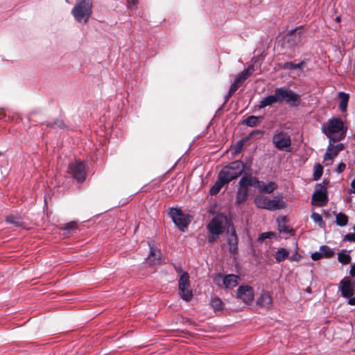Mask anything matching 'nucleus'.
I'll use <instances>...</instances> for the list:
<instances>
[{"label": "nucleus", "instance_id": "1", "mask_svg": "<svg viewBox=\"0 0 355 355\" xmlns=\"http://www.w3.org/2000/svg\"><path fill=\"white\" fill-rule=\"evenodd\" d=\"M347 130V126L339 118L329 119L322 127V132L333 142L343 139Z\"/></svg>", "mask_w": 355, "mask_h": 355}, {"label": "nucleus", "instance_id": "2", "mask_svg": "<svg viewBox=\"0 0 355 355\" xmlns=\"http://www.w3.org/2000/svg\"><path fill=\"white\" fill-rule=\"evenodd\" d=\"M92 3L90 0H80L76 2L71 14L78 23L85 24L92 15Z\"/></svg>", "mask_w": 355, "mask_h": 355}, {"label": "nucleus", "instance_id": "3", "mask_svg": "<svg viewBox=\"0 0 355 355\" xmlns=\"http://www.w3.org/2000/svg\"><path fill=\"white\" fill-rule=\"evenodd\" d=\"M227 223V218L224 215L219 214L215 216L207 225V229L211 234L209 241H214L223 232Z\"/></svg>", "mask_w": 355, "mask_h": 355}, {"label": "nucleus", "instance_id": "4", "mask_svg": "<svg viewBox=\"0 0 355 355\" xmlns=\"http://www.w3.org/2000/svg\"><path fill=\"white\" fill-rule=\"evenodd\" d=\"M244 164L236 161L224 167L219 173L218 176L226 184L237 178L244 170Z\"/></svg>", "mask_w": 355, "mask_h": 355}, {"label": "nucleus", "instance_id": "5", "mask_svg": "<svg viewBox=\"0 0 355 355\" xmlns=\"http://www.w3.org/2000/svg\"><path fill=\"white\" fill-rule=\"evenodd\" d=\"M254 203L259 208L270 211L282 209L286 207V203L281 196H276L272 199H268L265 196H258L254 199Z\"/></svg>", "mask_w": 355, "mask_h": 355}, {"label": "nucleus", "instance_id": "6", "mask_svg": "<svg viewBox=\"0 0 355 355\" xmlns=\"http://www.w3.org/2000/svg\"><path fill=\"white\" fill-rule=\"evenodd\" d=\"M178 291L180 297L186 302H189L193 298V294L191 289L188 272H184L180 275L178 281Z\"/></svg>", "mask_w": 355, "mask_h": 355}, {"label": "nucleus", "instance_id": "7", "mask_svg": "<svg viewBox=\"0 0 355 355\" xmlns=\"http://www.w3.org/2000/svg\"><path fill=\"white\" fill-rule=\"evenodd\" d=\"M274 146L279 150L290 152L291 146V136L288 132L277 130L272 137Z\"/></svg>", "mask_w": 355, "mask_h": 355}, {"label": "nucleus", "instance_id": "8", "mask_svg": "<svg viewBox=\"0 0 355 355\" xmlns=\"http://www.w3.org/2000/svg\"><path fill=\"white\" fill-rule=\"evenodd\" d=\"M169 216L173 220L175 225L182 232H184L185 228L191 222L190 216L187 214H184L180 209L176 208L171 209L169 211Z\"/></svg>", "mask_w": 355, "mask_h": 355}, {"label": "nucleus", "instance_id": "9", "mask_svg": "<svg viewBox=\"0 0 355 355\" xmlns=\"http://www.w3.org/2000/svg\"><path fill=\"white\" fill-rule=\"evenodd\" d=\"M239 276L232 274L225 276L216 275L214 277V282L216 285L225 288H232L236 286L239 284Z\"/></svg>", "mask_w": 355, "mask_h": 355}, {"label": "nucleus", "instance_id": "10", "mask_svg": "<svg viewBox=\"0 0 355 355\" xmlns=\"http://www.w3.org/2000/svg\"><path fill=\"white\" fill-rule=\"evenodd\" d=\"M68 172L78 182H82L85 179V167L84 164L80 161L71 163L69 166Z\"/></svg>", "mask_w": 355, "mask_h": 355}, {"label": "nucleus", "instance_id": "11", "mask_svg": "<svg viewBox=\"0 0 355 355\" xmlns=\"http://www.w3.org/2000/svg\"><path fill=\"white\" fill-rule=\"evenodd\" d=\"M279 101H286L287 103H292L298 105L300 101V96L291 89L284 87L277 88Z\"/></svg>", "mask_w": 355, "mask_h": 355}, {"label": "nucleus", "instance_id": "12", "mask_svg": "<svg viewBox=\"0 0 355 355\" xmlns=\"http://www.w3.org/2000/svg\"><path fill=\"white\" fill-rule=\"evenodd\" d=\"M339 290L343 297H352L355 293V281H352L349 277L343 278L339 284Z\"/></svg>", "mask_w": 355, "mask_h": 355}, {"label": "nucleus", "instance_id": "13", "mask_svg": "<svg viewBox=\"0 0 355 355\" xmlns=\"http://www.w3.org/2000/svg\"><path fill=\"white\" fill-rule=\"evenodd\" d=\"M344 149V145L339 144L337 145L329 144L327 147V151L324 155L323 163L325 166H330L332 164L334 159L338 155V153Z\"/></svg>", "mask_w": 355, "mask_h": 355}, {"label": "nucleus", "instance_id": "14", "mask_svg": "<svg viewBox=\"0 0 355 355\" xmlns=\"http://www.w3.org/2000/svg\"><path fill=\"white\" fill-rule=\"evenodd\" d=\"M254 71L253 67H250L247 69L244 70L243 72L239 73L234 82L230 86L229 96H232L233 93H234L243 84V83L246 80V78L252 74Z\"/></svg>", "mask_w": 355, "mask_h": 355}, {"label": "nucleus", "instance_id": "15", "mask_svg": "<svg viewBox=\"0 0 355 355\" xmlns=\"http://www.w3.org/2000/svg\"><path fill=\"white\" fill-rule=\"evenodd\" d=\"M254 290L250 286H241L237 290V297L245 304H250L254 300Z\"/></svg>", "mask_w": 355, "mask_h": 355}, {"label": "nucleus", "instance_id": "16", "mask_svg": "<svg viewBox=\"0 0 355 355\" xmlns=\"http://www.w3.org/2000/svg\"><path fill=\"white\" fill-rule=\"evenodd\" d=\"M302 34L300 28L295 29L289 32L285 37L284 40L288 43L289 46H293L302 40Z\"/></svg>", "mask_w": 355, "mask_h": 355}, {"label": "nucleus", "instance_id": "17", "mask_svg": "<svg viewBox=\"0 0 355 355\" xmlns=\"http://www.w3.org/2000/svg\"><path fill=\"white\" fill-rule=\"evenodd\" d=\"M257 304L264 309H270L272 306V300L270 293L267 291H263L257 300Z\"/></svg>", "mask_w": 355, "mask_h": 355}, {"label": "nucleus", "instance_id": "18", "mask_svg": "<svg viewBox=\"0 0 355 355\" xmlns=\"http://www.w3.org/2000/svg\"><path fill=\"white\" fill-rule=\"evenodd\" d=\"M328 202V198L322 191H315L312 196L311 203L313 205L323 207Z\"/></svg>", "mask_w": 355, "mask_h": 355}, {"label": "nucleus", "instance_id": "19", "mask_svg": "<svg viewBox=\"0 0 355 355\" xmlns=\"http://www.w3.org/2000/svg\"><path fill=\"white\" fill-rule=\"evenodd\" d=\"M150 254L147 261L152 265H157L161 263V252L159 249L150 246Z\"/></svg>", "mask_w": 355, "mask_h": 355}, {"label": "nucleus", "instance_id": "20", "mask_svg": "<svg viewBox=\"0 0 355 355\" xmlns=\"http://www.w3.org/2000/svg\"><path fill=\"white\" fill-rule=\"evenodd\" d=\"M279 101V98L277 92V88L275 90V94L272 95H269L267 97L264 98L259 103V108H263L266 106L271 105L275 103H278Z\"/></svg>", "mask_w": 355, "mask_h": 355}, {"label": "nucleus", "instance_id": "21", "mask_svg": "<svg viewBox=\"0 0 355 355\" xmlns=\"http://www.w3.org/2000/svg\"><path fill=\"white\" fill-rule=\"evenodd\" d=\"M257 188L261 192L272 193L275 190L277 189V184L275 182H264L259 181Z\"/></svg>", "mask_w": 355, "mask_h": 355}, {"label": "nucleus", "instance_id": "22", "mask_svg": "<svg viewBox=\"0 0 355 355\" xmlns=\"http://www.w3.org/2000/svg\"><path fill=\"white\" fill-rule=\"evenodd\" d=\"M259 182V181L255 178L245 176L241 179L239 184L241 188L247 189L248 186L256 187L257 188Z\"/></svg>", "mask_w": 355, "mask_h": 355}, {"label": "nucleus", "instance_id": "23", "mask_svg": "<svg viewBox=\"0 0 355 355\" xmlns=\"http://www.w3.org/2000/svg\"><path fill=\"white\" fill-rule=\"evenodd\" d=\"M338 97L340 99L339 104L340 109L343 112H345L347 110L349 96L348 94L340 92L338 93Z\"/></svg>", "mask_w": 355, "mask_h": 355}, {"label": "nucleus", "instance_id": "24", "mask_svg": "<svg viewBox=\"0 0 355 355\" xmlns=\"http://www.w3.org/2000/svg\"><path fill=\"white\" fill-rule=\"evenodd\" d=\"M304 65H305V62L304 61H302L298 64H295L291 62H285L282 67L284 69H291V70H294V69H298L300 70L301 72H302Z\"/></svg>", "mask_w": 355, "mask_h": 355}, {"label": "nucleus", "instance_id": "25", "mask_svg": "<svg viewBox=\"0 0 355 355\" xmlns=\"http://www.w3.org/2000/svg\"><path fill=\"white\" fill-rule=\"evenodd\" d=\"M210 306L214 311H220L223 309V303L218 297H213L211 298Z\"/></svg>", "mask_w": 355, "mask_h": 355}, {"label": "nucleus", "instance_id": "26", "mask_svg": "<svg viewBox=\"0 0 355 355\" xmlns=\"http://www.w3.org/2000/svg\"><path fill=\"white\" fill-rule=\"evenodd\" d=\"M290 251L285 248H279L275 254V258L277 262L284 261L289 255Z\"/></svg>", "mask_w": 355, "mask_h": 355}, {"label": "nucleus", "instance_id": "27", "mask_svg": "<svg viewBox=\"0 0 355 355\" xmlns=\"http://www.w3.org/2000/svg\"><path fill=\"white\" fill-rule=\"evenodd\" d=\"M226 183L218 177V181L214 184V185L210 189V193L211 195L216 194L222 188V187Z\"/></svg>", "mask_w": 355, "mask_h": 355}, {"label": "nucleus", "instance_id": "28", "mask_svg": "<svg viewBox=\"0 0 355 355\" xmlns=\"http://www.w3.org/2000/svg\"><path fill=\"white\" fill-rule=\"evenodd\" d=\"M336 224L339 226H345L348 223V218L346 215L339 213L336 217Z\"/></svg>", "mask_w": 355, "mask_h": 355}, {"label": "nucleus", "instance_id": "29", "mask_svg": "<svg viewBox=\"0 0 355 355\" xmlns=\"http://www.w3.org/2000/svg\"><path fill=\"white\" fill-rule=\"evenodd\" d=\"M261 121V117L250 116L245 119V122L248 126L253 127L259 124Z\"/></svg>", "mask_w": 355, "mask_h": 355}, {"label": "nucleus", "instance_id": "30", "mask_svg": "<svg viewBox=\"0 0 355 355\" xmlns=\"http://www.w3.org/2000/svg\"><path fill=\"white\" fill-rule=\"evenodd\" d=\"M322 172L323 167L322 166V165L320 164H315L313 168V179L315 180H319L322 175Z\"/></svg>", "mask_w": 355, "mask_h": 355}, {"label": "nucleus", "instance_id": "31", "mask_svg": "<svg viewBox=\"0 0 355 355\" xmlns=\"http://www.w3.org/2000/svg\"><path fill=\"white\" fill-rule=\"evenodd\" d=\"M320 250L322 252L324 258H329L332 257L334 254V250L327 245H322L320 248Z\"/></svg>", "mask_w": 355, "mask_h": 355}, {"label": "nucleus", "instance_id": "32", "mask_svg": "<svg viewBox=\"0 0 355 355\" xmlns=\"http://www.w3.org/2000/svg\"><path fill=\"white\" fill-rule=\"evenodd\" d=\"M338 259L343 264H348L351 261V257L347 254L340 252L338 254Z\"/></svg>", "mask_w": 355, "mask_h": 355}, {"label": "nucleus", "instance_id": "33", "mask_svg": "<svg viewBox=\"0 0 355 355\" xmlns=\"http://www.w3.org/2000/svg\"><path fill=\"white\" fill-rule=\"evenodd\" d=\"M229 243H230V250L231 252H234L236 250V237L235 235L234 232L231 235L230 238L229 239Z\"/></svg>", "mask_w": 355, "mask_h": 355}, {"label": "nucleus", "instance_id": "34", "mask_svg": "<svg viewBox=\"0 0 355 355\" xmlns=\"http://www.w3.org/2000/svg\"><path fill=\"white\" fill-rule=\"evenodd\" d=\"M311 217L313 219V220L315 223H318L320 227L323 226L324 221L322 220V216L316 212H313Z\"/></svg>", "mask_w": 355, "mask_h": 355}, {"label": "nucleus", "instance_id": "35", "mask_svg": "<svg viewBox=\"0 0 355 355\" xmlns=\"http://www.w3.org/2000/svg\"><path fill=\"white\" fill-rule=\"evenodd\" d=\"M248 190L240 187L237 194V202H241L245 200L247 196Z\"/></svg>", "mask_w": 355, "mask_h": 355}, {"label": "nucleus", "instance_id": "36", "mask_svg": "<svg viewBox=\"0 0 355 355\" xmlns=\"http://www.w3.org/2000/svg\"><path fill=\"white\" fill-rule=\"evenodd\" d=\"M274 235H275V234L273 232H263V233H262V234H261L259 235V236L258 238V241H263L266 239L271 238Z\"/></svg>", "mask_w": 355, "mask_h": 355}, {"label": "nucleus", "instance_id": "37", "mask_svg": "<svg viewBox=\"0 0 355 355\" xmlns=\"http://www.w3.org/2000/svg\"><path fill=\"white\" fill-rule=\"evenodd\" d=\"M311 258L314 261H318L320 259L324 258V257L322 256V252L320 251V250H319L318 252H315L311 254Z\"/></svg>", "mask_w": 355, "mask_h": 355}, {"label": "nucleus", "instance_id": "38", "mask_svg": "<svg viewBox=\"0 0 355 355\" xmlns=\"http://www.w3.org/2000/svg\"><path fill=\"white\" fill-rule=\"evenodd\" d=\"M354 233H349L345 236V240L351 242H355V225L354 226Z\"/></svg>", "mask_w": 355, "mask_h": 355}, {"label": "nucleus", "instance_id": "39", "mask_svg": "<svg viewBox=\"0 0 355 355\" xmlns=\"http://www.w3.org/2000/svg\"><path fill=\"white\" fill-rule=\"evenodd\" d=\"M6 220L7 222L10 223H13L16 225H20V223L19 221L17 220V218H16L15 216H9L7 217L6 218Z\"/></svg>", "mask_w": 355, "mask_h": 355}, {"label": "nucleus", "instance_id": "40", "mask_svg": "<svg viewBox=\"0 0 355 355\" xmlns=\"http://www.w3.org/2000/svg\"><path fill=\"white\" fill-rule=\"evenodd\" d=\"M76 227H77L76 223L72 221V222H70V223H68L67 224H66L64 227V230H70L76 229Z\"/></svg>", "mask_w": 355, "mask_h": 355}, {"label": "nucleus", "instance_id": "41", "mask_svg": "<svg viewBox=\"0 0 355 355\" xmlns=\"http://www.w3.org/2000/svg\"><path fill=\"white\" fill-rule=\"evenodd\" d=\"M346 168V165L343 162H340L336 170V171L338 173H342Z\"/></svg>", "mask_w": 355, "mask_h": 355}, {"label": "nucleus", "instance_id": "42", "mask_svg": "<svg viewBox=\"0 0 355 355\" xmlns=\"http://www.w3.org/2000/svg\"><path fill=\"white\" fill-rule=\"evenodd\" d=\"M301 259V255L298 254L297 253H295L293 256L290 257V260L291 261H299Z\"/></svg>", "mask_w": 355, "mask_h": 355}, {"label": "nucleus", "instance_id": "43", "mask_svg": "<svg viewBox=\"0 0 355 355\" xmlns=\"http://www.w3.org/2000/svg\"><path fill=\"white\" fill-rule=\"evenodd\" d=\"M348 304L349 305H355V297H349Z\"/></svg>", "mask_w": 355, "mask_h": 355}, {"label": "nucleus", "instance_id": "44", "mask_svg": "<svg viewBox=\"0 0 355 355\" xmlns=\"http://www.w3.org/2000/svg\"><path fill=\"white\" fill-rule=\"evenodd\" d=\"M349 273L352 276L355 277V264L352 266Z\"/></svg>", "mask_w": 355, "mask_h": 355}, {"label": "nucleus", "instance_id": "45", "mask_svg": "<svg viewBox=\"0 0 355 355\" xmlns=\"http://www.w3.org/2000/svg\"><path fill=\"white\" fill-rule=\"evenodd\" d=\"M237 146H237V148L234 150V153H238L240 151V150H241V146H242V144H241V143H239V144H237Z\"/></svg>", "mask_w": 355, "mask_h": 355}, {"label": "nucleus", "instance_id": "46", "mask_svg": "<svg viewBox=\"0 0 355 355\" xmlns=\"http://www.w3.org/2000/svg\"><path fill=\"white\" fill-rule=\"evenodd\" d=\"M55 125H56L59 128H62L64 125L62 121H61L55 122Z\"/></svg>", "mask_w": 355, "mask_h": 355}, {"label": "nucleus", "instance_id": "47", "mask_svg": "<svg viewBox=\"0 0 355 355\" xmlns=\"http://www.w3.org/2000/svg\"><path fill=\"white\" fill-rule=\"evenodd\" d=\"M279 230L280 232H287L288 230L286 228H284V227H282V226H279Z\"/></svg>", "mask_w": 355, "mask_h": 355}, {"label": "nucleus", "instance_id": "48", "mask_svg": "<svg viewBox=\"0 0 355 355\" xmlns=\"http://www.w3.org/2000/svg\"><path fill=\"white\" fill-rule=\"evenodd\" d=\"M352 187L354 189L353 193H355V179L352 182Z\"/></svg>", "mask_w": 355, "mask_h": 355}, {"label": "nucleus", "instance_id": "49", "mask_svg": "<svg viewBox=\"0 0 355 355\" xmlns=\"http://www.w3.org/2000/svg\"><path fill=\"white\" fill-rule=\"evenodd\" d=\"M128 3H131L133 5L136 4L137 3V0H128Z\"/></svg>", "mask_w": 355, "mask_h": 355}, {"label": "nucleus", "instance_id": "50", "mask_svg": "<svg viewBox=\"0 0 355 355\" xmlns=\"http://www.w3.org/2000/svg\"><path fill=\"white\" fill-rule=\"evenodd\" d=\"M340 20V17H336V21H339Z\"/></svg>", "mask_w": 355, "mask_h": 355}]
</instances>
